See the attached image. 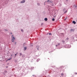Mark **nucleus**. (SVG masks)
Instances as JSON below:
<instances>
[{"instance_id": "4", "label": "nucleus", "mask_w": 77, "mask_h": 77, "mask_svg": "<svg viewBox=\"0 0 77 77\" xmlns=\"http://www.w3.org/2000/svg\"><path fill=\"white\" fill-rule=\"evenodd\" d=\"M25 2H26L25 0H23L20 2V3H25Z\"/></svg>"}, {"instance_id": "22", "label": "nucleus", "mask_w": 77, "mask_h": 77, "mask_svg": "<svg viewBox=\"0 0 77 77\" xmlns=\"http://www.w3.org/2000/svg\"><path fill=\"white\" fill-rule=\"evenodd\" d=\"M20 56H22V53H20Z\"/></svg>"}, {"instance_id": "14", "label": "nucleus", "mask_w": 77, "mask_h": 77, "mask_svg": "<svg viewBox=\"0 0 77 77\" xmlns=\"http://www.w3.org/2000/svg\"><path fill=\"white\" fill-rule=\"evenodd\" d=\"M67 11H67V10H66V11H65L64 12V14H66V13Z\"/></svg>"}, {"instance_id": "42", "label": "nucleus", "mask_w": 77, "mask_h": 77, "mask_svg": "<svg viewBox=\"0 0 77 77\" xmlns=\"http://www.w3.org/2000/svg\"><path fill=\"white\" fill-rule=\"evenodd\" d=\"M51 52H51V51L49 52V53H51Z\"/></svg>"}, {"instance_id": "11", "label": "nucleus", "mask_w": 77, "mask_h": 77, "mask_svg": "<svg viewBox=\"0 0 77 77\" xmlns=\"http://www.w3.org/2000/svg\"><path fill=\"white\" fill-rule=\"evenodd\" d=\"M40 60V59H38L37 60V62H39V61Z\"/></svg>"}, {"instance_id": "28", "label": "nucleus", "mask_w": 77, "mask_h": 77, "mask_svg": "<svg viewBox=\"0 0 77 77\" xmlns=\"http://www.w3.org/2000/svg\"><path fill=\"white\" fill-rule=\"evenodd\" d=\"M43 24H44V23H42L41 24V26H42V25H43Z\"/></svg>"}, {"instance_id": "26", "label": "nucleus", "mask_w": 77, "mask_h": 77, "mask_svg": "<svg viewBox=\"0 0 77 77\" xmlns=\"http://www.w3.org/2000/svg\"><path fill=\"white\" fill-rule=\"evenodd\" d=\"M62 42L63 43H65V41H63V40H62Z\"/></svg>"}, {"instance_id": "16", "label": "nucleus", "mask_w": 77, "mask_h": 77, "mask_svg": "<svg viewBox=\"0 0 77 77\" xmlns=\"http://www.w3.org/2000/svg\"><path fill=\"white\" fill-rule=\"evenodd\" d=\"M4 30H5V32H6V31H8V30H7V29H4Z\"/></svg>"}, {"instance_id": "30", "label": "nucleus", "mask_w": 77, "mask_h": 77, "mask_svg": "<svg viewBox=\"0 0 77 77\" xmlns=\"http://www.w3.org/2000/svg\"><path fill=\"white\" fill-rule=\"evenodd\" d=\"M49 35H52V34H51V33H49Z\"/></svg>"}, {"instance_id": "10", "label": "nucleus", "mask_w": 77, "mask_h": 77, "mask_svg": "<svg viewBox=\"0 0 77 77\" xmlns=\"http://www.w3.org/2000/svg\"><path fill=\"white\" fill-rule=\"evenodd\" d=\"M12 39L13 40H15V38L14 37H13Z\"/></svg>"}, {"instance_id": "13", "label": "nucleus", "mask_w": 77, "mask_h": 77, "mask_svg": "<svg viewBox=\"0 0 77 77\" xmlns=\"http://www.w3.org/2000/svg\"><path fill=\"white\" fill-rule=\"evenodd\" d=\"M21 32H22L23 33V32H24V30H23V29H21Z\"/></svg>"}, {"instance_id": "12", "label": "nucleus", "mask_w": 77, "mask_h": 77, "mask_svg": "<svg viewBox=\"0 0 77 77\" xmlns=\"http://www.w3.org/2000/svg\"><path fill=\"white\" fill-rule=\"evenodd\" d=\"M65 10H66V9L65 8H64L63 10V12H65Z\"/></svg>"}, {"instance_id": "2", "label": "nucleus", "mask_w": 77, "mask_h": 77, "mask_svg": "<svg viewBox=\"0 0 77 77\" xmlns=\"http://www.w3.org/2000/svg\"><path fill=\"white\" fill-rule=\"evenodd\" d=\"M64 47L66 48H70V47H71V45H66L64 46Z\"/></svg>"}, {"instance_id": "8", "label": "nucleus", "mask_w": 77, "mask_h": 77, "mask_svg": "<svg viewBox=\"0 0 77 77\" xmlns=\"http://www.w3.org/2000/svg\"><path fill=\"white\" fill-rule=\"evenodd\" d=\"M44 20H45V21H47L48 20V19H47V18H45L44 19Z\"/></svg>"}, {"instance_id": "9", "label": "nucleus", "mask_w": 77, "mask_h": 77, "mask_svg": "<svg viewBox=\"0 0 77 77\" xmlns=\"http://www.w3.org/2000/svg\"><path fill=\"white\" fill-rule=\"evenodd\" d=\"M24 51H25V50H27V47H24Z\"/></svg>"}, {"instance_id": "34", "label": "nucleus", "mask_w": 77, "mask_h": 77, "mask_svg": "<svg viewBox=\"0 0 77 77\" xmlns=\"http://www.w3.org/2000/svg\"><path fill=\"white\" fill-rule=\"evenodd\" d=\"M66 40H69V38H67L66 39Z\"/></svg>"}, {"instance_id": "37", "label": "nucleus", "mask_w": 77, "mask_h": 77, "mask_svg": "<svg viewBox=\"0 0 77 77\" xmlns=\"http://www.w3.org/2000/svg\"><path fill=\"white\" fill-rule=\"evenodd\" d=\"M8 68V66H6V68Z\"/></svg>"}, {"instance_id": "35", "label": "nucleus", "mask_w": 77, "mask_h": 77, "mask_svg": "<svg viewBox=\"0 0 77 77\" xmlns=\"http://www.w3.org/2000/svg\"><path fill=\"white\" fill-rule=\"evenodd\" d=\"M33 45H30V46L31 47H33Z\"/></svg>"}, {"instance_id": "18", "label": "nucleus", "mask_w": 77, "mask_h": 77, "mask_svg": "<svg viewBox=\"0 0 77 77\" xmlns=\"http://www.w3.org/2000/svg\"><path fill=\"white\" fill-rule=\"evenodd\" d=\"M12 58H9V59H8L7 60H11V59Z\"/></svg>"}, {"instance_id": "25", "label": "nucleus", "mask_w": 77, "mask_h": 77, "mask_svg": "<svg viewBox=\"0 0 77 77\" xmlns=\"http://www.w3.org/2000/svg\"><path fill=\"white\" fill-rule=\"evenodd\" d=\"M67 18H68V17H66V18L65 19H64V20H66V19H67Z\"/></svg>"}, {"instance_id": "46", "label": "nucleus", "mask_w": 77, "mask_h": 77, "mask_svg": "<svg viewBox=\"0 0 77 77\" xmlns=\"http://www.w3.org/2000/svg\"><path fill=\"white\" fill-rule=\"evenodd\" d=\"M11 56H12V55H11Z\"/></svg>"}, {"instance_id": "20", "label": "nucleus", "mask_w": 77, "mask_h": 77, "mask_svg": "<svg viewBox=\"0 0 77 77\" xmlns=\"http://www.w3.org/2000/svg\"><path fill=\"white\" fill-rule=\"evenodd\" d=\"M52 21H54V20H55L54 18H53V19H52Z\"/></svg>"}, {"instance_id": "24", "label": "nucleus", "mask_w": 77, "mask_h": 77, "mask_svg": "<svg viewBox=\"0 0 77 77\" xmlns=\"http://www.w3.org/2000/svg\"><path fill=\"white\" fill-rule=\"evenodd\" d=\"M39 46L38 45H37L36 46V48H39Z\"/></svg>"}, {"instance_id": "40", "label": "nucleus", "mask_w": 77, "mask_h": 77, "mask_svg": "<svg viewBox=\"0 0 77 77\" xmlns=\"http://www.w3.org/2000/svg\"><path fill=\"white\" fill-rule=\"evenodd\" d=\"M56 47H57V45H56Z\"/></svg>"}, {"instance_id": "15", "label": "nucleus", "mask_w": 77, "mask_h": 77, "mask_svg": "<svg viewBox=\"0 0 77 77\" xmlns=\"http://www.w3.org/2000/svg\"><path fill=\"white\" fill-rule=\"evenodd\" d=\"M37 5L38 6H40V4L39 3H37Z\"/></svg>"}, {"instance_id": "49", "label": "nucleus", "mask_w": 77, "mask_h": 77, "mask_svg": "<svg viewBox=\"0 0 77 77\" xmlns=\"http://www.w3.org/2000/svg\"><path fill=\"white\" fill-rule=\"evenodd\" d=\"M13 36V35H12V36Z\"/></svg>"}, {"instance_id": "44", "label": "nucleus", "mask_w": 77, "mask_h": 77, "mask_svg": "<svg viewBox=\"0 0 77 77\" xmlns=\"http://www.w3.org/2000/svg\"><path fill=\"white\" fill-rule=\"evenodd\" d=\"M75 74H77V73H75Z\"/></svg>"}, {"instance_id": "38", "label": "nucleus", "mask_w": 77, "mask_h": 77, "mask_svg": "<svg viewBox=\"0 0 77 77\" xmlns=\"http://www.w3.org/2000/svg\"><path fill=\"white\" fill-rule=\"evenodd\" d=\"M37 49L38 50H39V48H37Z\"/></svg>"}, {"instance_id": "5", "label": "nucleus", "mask_w": 77, "mask_h": 77, "mask_svg": "<svg viewBox=\"0 0 77 77\" xmlns=\"http://www.w3.org/2000/svg\"><path fill=\"white\" fill-rule=\"evenodd\" d=\"M72 23L73 24H76V22L74 21H72Z\"/></svg>"}, {"instance_id": "7", "label": "nucleus", "mask_w": 77, "mask_h": 77, "mask_svg": "<svg viewBox=\"0 0 77 77\" xmlns=\"http://www.w3.org/2000/svg\"><path fill=\"white\" fill-rule=\"evenodd\" d=\"M75 29H70L71 32H74Z\"/></svg>"}, {"instance_id": "50", "label": "nucleus", "mask_w": 77, "mask_h": 77, "mask_svg": "<svg viewBox=\"0 0 77 77\" xmlns=\"http://www.w3.org/2000/svg\"><path fill=\"white\" fill-rule=\"evenodd\" d=\"M7 61H8V60H7V61H6V62H7Z\"/></svg>"}, {"instance_id": "1", "label": "nucleus", "mask_w": 77, "mask_h": 77, "mask_svg": "<svg viewBox=\"0 0 77 77\" xmlns=\"http://www.w3.org/2000/svg\"><path fill=\"white\" fill-rule=\"evenodd\" d=\"M45 3H47V4H49V5H50L52 6L54 5V2H53V1H50V0H48L47 1H46L44 2V5H45Z\"/></svg>"}, {"instance_id": "45", "label": "nucleus", "mask_w": 77, "mask_h": 77, "mask_svg": "<svg viewBox=\"0 0 77 77\" xmlns=\"http://www.w3.org/2000/svg\"><path fill=\"white\" fill-rule=\"evenodd\" d=\"M34 75H32V76H34Z\"/></svg>"}, {"instance_id": "3", "label": "nucleus", "mask_w": 77, "mask_h": 77, "mask_svg": "<svg viewBox=\"0 0 77 77\" xmlns=\"http://www.w3.org/2000/svg\"><path fill=\"white\" fill-rule=\"evenodd\" d=\"M73 39H74V36H72L71 37V38L70 39V41H71V42H72Z\"/></svg>"}, {"instance_id": "29", "label": "nucleus", "mask_w": 77, "mask_h": 77, "mask_svg": "<svg viewBox=\"0 0 77 77\" xmlns=\"http://www.w3.org/2000/svg\"><path fill=\"white\" fill-rule=\"evenodd\" d=\"M61 76H63V74L61 73Z\"/></svg>"}, {"instance_id": "47", "label": "nucleus", "mask_w": 77, "mask_h": 77, "mask_svg": "<svg viewBox=\"0 0 77 77\" xmlns=\"http://www.w3.org/2000/svg\"><path fill=\"white\" fill-rule=\"evenodd\" d=\"M66 0V1H68V0Z\"/></svg>"}, {"instance_id": "23", "label": "nucleus", "mask_w": 77, "mask_h": 77, "mask_svg": "<svg viewBox=\"0 0 77 77\" xmlns=\"http://www.w3.org/2000/svg\"><path fill=\"white\" fill-rule=\"evenodd\" d=\"M22 57H24V55H22Z\"/></svg>"}, {"instance_id": "39", "label": "nucleus", "mask_w": 77, "mask_h": 77, "mask_svg": "<svg viewBox=\"0 0 77 77\" xmlns=\"http://www.w3.org/2000/svg\"><path fill=\"white\" fill-rule=\"evenodd\" d=\"M53 67V68H55V66H54Z\"/></svg>"}, {"instance_id": "33", "label": "nucleus", "mask_w": 77, "mask_h": 77, "mask_svg": "<svg viewBox=\"0 0 77 77\" xmlns=\"http://www.w3.org/2000/svg\"><path fill=\"white\" fill-rule=\"evenodd\" d=\"M32 69H33V68H34V67H32Z\"/></svg>"}, {"instance_id": "6", "label": "nucleus", "mask_w": 77, "mask_h": 77, "mask_svg": "<svg viewBox=\"0 0 77 77\" xmlns=\"http://www.w3.org/2000/svg\"><path fill=\"white\" fill-rule=\"evenodd\" d=\"M60 35H61L62 36H64V35H63V33H61L60 34Z\"/></svg>"}, {"instance_id": "21", "label": "nucleus", "mask_w": 77, "mask_h": 77, "mask_svg": "<svg viewBox=\"0 0 77 77\" xmlns=\"http://www.w3.org/2000/svg\"><path fill=\"white\" fill-rule=\"evenodd\" d=\"M25 44H26V43H24L23 44V46H25Z\"/></svg>"}, {"instance_id": "19", "label": "nucleus", "mask_w": 77, "mask_h": 77, "mask_svg": "<svg viewBox=\"0 0 77 77\" xmlns=\"http://www.w3.org/2000/svg\"><path fill=\"white\" fill-rule=\"evenodd\" d=\"M17 54H18V53H17L16 54H15V57H16V56H17Z\"/></svg>"}, {"instance_id": "41", "label": "nucleus", "mask_w": 77, "mask_h": 77, "mask_svg": "<svg viewBox=\"0 0 77 77\" xmlns=\"http://www.w3.org/2000/svg\"><path fill=\"white\" fill-rule=\"evenodd\" d=\"M15 62H17V61H15Z\"/></svg>"}, {"instance_id": "31", "label": "nucleus", "mask_w": 77, "mask_h": 77, "mask_svg": "<svg viewBox=\"0 0 77 77\" xmlns=\"http://www.w3.org/2000/svg\"><path fill=\"white\" fill-rule=\"evenodd\" d=\"M11 40L12 42H13L14 41V40L11 39Z\"/></svg>"}, {"instance_id": "43", "label": "nucleus", "mask_w": 77, "mask_h": 77, "mask_svg": "<svg viewBox=\"0 0 77 77\" xmlns=\"http://www.w3.org/2000/svg\"><path fill=\"white\" fill-rule=\"evenodd\" d=\"M11 35H12V32H11Z\"/></svg>"}, {"instance_id": "32", "label": "nucleus", "mask_w": 77, "mask_h": 77, "mask_svg": "<svg viewBox=\"0 0 77 77\" xmlns=\"http://www.w3.org/2000/svg\"><path fill=\"white\" fill-rule=\"evenodd\" d=\"M14 44L15 45H16V44H17V43L16 42H14Z\"/></svg>"}, {"instance_id": "27", "label": "nucleus", "mask_w": 77, "mask_h": 77, "mask_svg": "<svg viewBox=\"0 0 77 77\" xmlns=\"http://www.w3.org/2000/svg\"><path fill=\"white\" fill-rule=\"evenodd\" d=\"M74 6H75V8H77V6L76 5H74Z\"/></svg>"}, {"instance_id": "36", "label": "nucleus", "mask_w": 77, "mask_h": 77, "mask_svg": "<svg viewBox=\"0 0 77 77\" xmlns=\"http://www.w3.org/2000/svg\"><path fill=\"white\" fill-rule=\"evenodd\" d=\"M5 73H6V72H7V71H6V70H5Z\"/></svg>"}, {"instance_id": "17", "label": "nucleus", "mask_w": 77, "mask_h": 77, "mask_svg": "<svg viewBox=\"0 0 77 77\" xmlns=\"http://www.w3.org/2000/svg\"><path fill=\"white\" fill-rule=\"evenodd\" d=\"M57 45H60V43H58Z\"/></svg>"}, {"instance_id": "48", "label": "nucleus", "mask_w": 77, "mask_h": 77, "mask_svg": "<svg viewBox=\"0 0 77 77\" xmlns=\"http://www.w3.org/2000/svg\"><path fill=\"white\" fill-rule=\"evenodd\" d=\"M75 36H77V35H75Z\"/></svg>"}]
</instances>
